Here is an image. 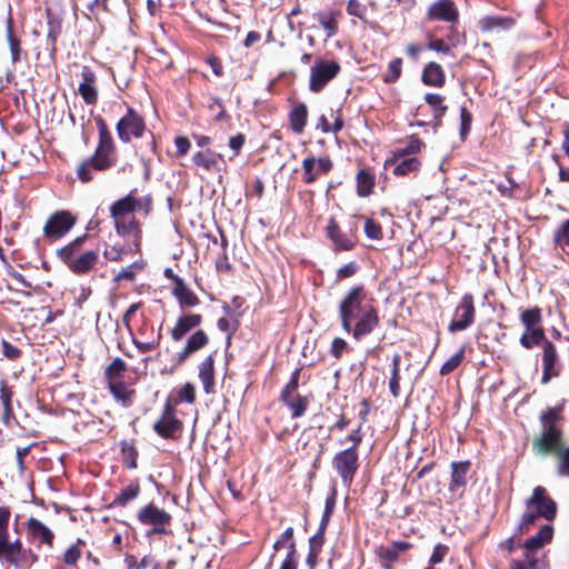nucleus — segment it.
<instances>
[{"label": "nucleus", "instance_id": "nucleus-1", "mask_svg": "<svg viewBox=\"0 0 569 569\" xmlns=\"http://www.w3.org/2000/svg\"><path fill=\"white\" fill-rule=\"evenodd\" d=\"M341 327L359 341L373 332L380 318L377 308L367 302L363 286L352 287L342 298L338 308Z\"/></svg>", "mask_w": 569, "mask_h": 569}, {"label": "nucleus", "instance_id": "nucleus-2", "mask_svg": "<svg viewBox=\"0 0 569 569\" xmlns=\"http://www.w3.org/2000/svg\"><path fill=\"white\" fill-rule=\"evenodd\" d=\"M560 408H548L540 415L541 431L532 440V452L539 457H556L563 449L562 430L558 426Z\"/></svg>", "mask_w": 569, "mask_h": 569}, {"label": "nucleus", "instance_id": "nucleus-3", "mask_svg": "<svg viewBox=\"0 0 569 569\" xmlns=\"http://www.w3.org/2000/svg\"><path fill=\"white\" fill-rule=\"evenodd\" d=\"M526 508L527 510L517 526V533L528 532L539 518L552 521L558 511L557 502L542 486L533 488L531 496L526 500Z\"/></svg>", "mask_w": 569, "mask_h": 569}, {"label": "nucleus", "instance_id": "nucleus-4", "mask_svg": "<svg viewBox=\"0 0 569 569\" xmlns=\"http://www.w3.org/2000/svg\"><path fill=\"white\" fill-rule=\"evenodd\" d=\"M362 425L360 423L357 429L352 430L346 439L339 440L340 445L348 441L351 446L337 452L332 459V467L340 476L345 486H350L359 468V453L358 448L362 442Z\"/></svg>", "mask_w": 569, "mask_h": 569}, {"label": "nucleus", "instance_id": "nucleus-5", "mask_svg": "<svg viewBox=\"0 0 569 569\" xmlns=\"http://www.w3.org/2000/svg\"><path fill=\"white\" fill-rule=\"evenodd\" d=\"M340 72V64L335 60L318 59L311 67L309 89L318 93L337 77Z\"/></svg>", "mask_w": 569, "mask_h": 569}, {"label": "nucleus", "instance_id": "nucleus-6", "mask_svg": "<svg viewBox=\"0 0 569 569\" xmlns=\"http://www.w3.org/2000/svg\"><path fill=\"white\" fill-rule=\"evenodd\" d=\"M120 141L128 143L132 138H141L146 131L143 118L131 107H128L123 116L116 126Z\"/></svg>", "mask_w": 569, "mask_h": 569}, {"label": "nucleus", "instance_id": "nucleus-7", "mask_svg": "<svg viewBox=\"0 0 569 569\" xmlns=\"http://www.w3.org/2000/svg\"><path fill=\"white\" fill-rule=\"evenodd\" d=\"M475 318L473 297L466 293L455 310L453 318L448 327L449 332L455 333L468 329L475 322Z\"/></svg>", "mask_w": 569, "mask_h": 569}, {"label": "nucleus", "instance_id": "nucleus-8", "mask_svg": "<svg viewBox=\"0 0 569 569\" xmlns=\"http://www.w3.org/2000/svg\"><path fill=\"white\" fill-rule=\"evenodd\" d=\"M137 518L140 523L144 526H152L153 533H164L166 527L171 521L170 513L153 503H149L141 508Z\"/></svg>", "mask_w": 569, "mask_h": 569}, {"label": "nucleus", "instance_id": "nucleus-9", "mask_svg": "<svg viewBox=\"0 0 569 569\" xmlns=\"http://www.w3.org/2000/svg\"><path fill=\"white\" fill-rule=\"evenodd\" d=\"M114 162L113 156L96 150L90 158L78 167L77 176L82 182H89L93 179L94 171H104L111 168Z\"/></svg>", "mask_w": 569, "mask_h": 569}, {"label": "nucleus", "instance_id": "nucleus-10", "mask_svg": "<svg viewBox=\"0 0 569 569\" xmlns=\"http://www.w3.org/2000/svg\"><path fill=\"white\" fill-rule=\"evenodd\" d=\"M182 428V423L176 417L174 408L168 400L164 405L161 418L154 423V431L162 438H173L176 432Z\"/></svg>", "mask_w": 569, "mask_h": 569}, {"label": "nucleus", "instance_id": "nucleus-11", "mask_svg": "<svg viewBox=\"0 0 569 569\" xmlns=\"http://www.w3.org/2000/svg\"><path fill=\"white\" fill-rule=\"evenodd\" d=\"M427 19L452 24L459 19V11L452 0H438L429 6Z\"/></svg>", "mask_w": 569, "mask_h": 569}, {"label": "nucleus", "instance_id": "nucleus-12", "mask_svg": "<svg viewBox=\"0 0 569 569\" xmlns=\"http://www.w3.org/2000/svg\"><path fill=\"white\" fill-rule=\"evenodd\" d=\"M74 224L73 217L68 211H57L47 221L43 232L48 238L64 236Z\"/></svg>", "mask_w": 569, "mask_h": 569}, {"label": "nucleus", "instance_id": "nucleus-13", "mask_svg": "<svg viewBox=\"0 0 569 569\" xmlns=\"http://www.w3.org/2000/svg\"><path fill=\"white\" fill-rule=\"evenodd\" d=\"M333 164L330 158L307 157L302 161V181L307 184L313 183L319 174H326L332 169Z\"/></svg>", "mask_w": 569, "mask_h": 569}, {"label": "nucleus", "instance_id": "nucleus-14", "mask_svg": "<svg viewBox=\"0 0 569 569\" xmlns=\"http://www.w3.org/2000/svg\"><path fill=\"white\" fill-rule=\"evenodd\" d=\"M560 369L561 367L556 346L550 341L545 342V346L542 347L541 382L546 385L551 380V378L558 377L560 375Z\"/></svg>", "mask_w": 569, "mask_h": 569}, {"label": "nucleus", "instance_id": "nucleus-15", "mask_svg": "<svg viewBox=\"0 0 569 569\" xmlns=\"http://www.w3.org/2000/svg\"><path fill=\"white\" fill-rule=\"evenodd\" d=\"M0 560L12 565L17 569L29 567L38 560L31 550H16L4 547V539L0 542Z\"/></svg>", "mask_w": 569, "mask_h": 569}, {"label": "nucleus", "instance_id": "nucleus-16", "mask_svg": "<svg viewBox=\"0 0 569 569\" xmlns=\"http://www.w3.org/2000/svg\"><path fill=\"white\" fill-rule=\"evenodd\" d=\"M141 207V201L133 196L131 191L126 197L117 200L110 207V216L113 221H119L129 218V216L136 212Z\"/></svg>", "mask_w": 569, "mask_h": 569}, {"label": "nucleus", "instance_id": "nucleus-17", "mask_svg": "<svg viewBox=\"0 0 569 569\" xmlns=\"http://www.w3.org/2000/svg\"><path fill=\"white\" fill-rule=\"evenodd\" d=\"M82 81L79 84V93L87 104H96L98 100L97 77L92 69L84 66L81 70Z\"/></svg>", "mask_w": 569, "mask_h": 569}, {"label": "nucleus", "instance_id": "nucleus-18", "mask_svg": "<svg viewBox=\"0 0 569 569\" xmlns=\"http://www.w3.org/2000/svg\"><path fill=\"white\" fill-rule=\"evenodd\" d=\"M69 266L68 268L76 274H84L88 273L93 267L97 264L99 260V251L98 250H88L83 251L81 254L77 257H68Z\"/></svg>", "mask_w": 569, "mask_h": 569}, {"label": "nucleus", "instance_id": "nucleus-19", "mask_svg": "<svg viewBox=\"0 0 569 569\" xmlns=\"http://www.w3.org/2000/svg\"><path fill=\"white\" fill-rule=\"evenodd\" d=\"M326 233L327 237L332 241L335 251H348L351 250L356 244L353 238L342 232L333 218L328 221Z\"/></svg>", "mask_w": 569, "mask_h": 569}, {"label": "nucleus", "instance_id": "nucleus-20", "mask_svg": "<svg viewBox=\"0 0 569 569\" xmlns=\"http://www.w3.org/2000/svg\"><path fill=\"white\" fill-rule=\"evenodd\" d=\"M208 342L209 338L203 330L196 331L189 337L184 348L177 353L176 363H183L192 353L206 347Z\"/></svg>", "mask_w": 569, "mask_h": 569}, {"label": "nucleus", "instance_id": "nucleus-21", "mask_svg": "<svg viewBox=\"0 0 569 569\" xmlns=\"http://www.w3.org/2000/svg\"><path fill=\"white\" fill-rule=\"evenodd\" d=\"M553 537V527L549 523L543 525L539 531L527 539L522 547L525 548V553L529 556H536V552L540 550L546 543L550 542Z\"/></svg>", "mask_w": 569, "mask_h": 569}, {"label": "nucleus", "instance_id": "nucleus-22", "mask_svg": "<svg viewBox=\"0 0 569 569\" xmlns=\"http://www.w3.org/2000/svg\"><path fill=\"white\" fill-rule=\"evenodd\" d=\"M192 162L206 171L220 172L222 170L220 164L223 162V158L220 153L206 149L196 152L192 156Z\"/></svg>", "mask_w": 569, "mask_h": 569}, {"label": "nucleus", "instance_id": "nucleus-23", "mask_svg": "<svg viewBox=\"0 0 569 569\" xmlns=\"http://www.w3.org/2000/svg\"><path fill=\"white\" fill-rule=\"evenodd\" d=\"M516 24V19L511 16H485L479 20V28L483 32L507 31Z\"/></svg>", "mask_w": 569, "mask_h": 569}, {"label": "nucleus", "instance_id": "nucleus-24", "mask_svg": "<svg viewBox=\"0 0 569 569\" xmlns=\"http://www.w3.org/2000/svg\"><path fill=\"white\" fill-rule=\"evenodd\" d=\"M202 321L201 315L188 313L178 318L170 335L174 341H180L189 331L197 328Z\"/></svg>", "mask_w": 569, "mask_h": 569}, {"label": "nucleus", "instance_id": "nucleus-25", "mask_svg": "<svg viewBox=\"0 0 569 569\" xmlns=\"http://www.w3.org/2000/svg\"><path fill=\"white\" fill-rule=\"evenodd\" d=\"M387 167H393L396 176H407L411 172L419 170L420 161L416 157L400 158L395 154V158L386 162Z\"/></svg>", "mask_w": 569, "mask_h": 569}, {"label": "nucleus", "instance_id": "nucleus-26", "mask_svg": "<svg viewBox=\"0 0 569 569\" xmlns=\"http://www.w3.org/2000/svg\"><path fill=\"white\" fill-rule=\"evenodd\" d=\"M199 379L202 382L206 393L213 392L214 389V359L213 356H208L199 365Z\"/></svg>", "mask_w": 569, "mask_h": 569}, {"label": "nucleus", "instance_id": "nucleus-27", "mask_svg": "<svg viewBox=\"0 0 569 569\" xmlns=\"http://www.w3.org/2000/svg\"><path fill=\"white\" fill-rule=\"evenodd\" d=\"M470 469L469 461H455L451 463L450 491H456L467 485V473Z\"/></svg>", "mask_w": 569, "mask_h": 569}, {"label": "nucleus", "instance_id": "nucleus-28", "mask_svg": "<svg viewBox=\"0 0 569 569\" xmlns=\"http://www.w3.org/2000/svg\"><path fill=\"white\" fill-rule=\"evenodd\" d=\"M114 228L119 236L132 238L136 246H139L141 230L139 222L132 217L114 221Z\"/></svg>", "mask_w": 569, "mask_h": 569}, {"label": "nucleus", "instance_id": "nucleus-29", "mask_svg": "<svg viewBox=\"0 0 569 569\" xmlns=\"http://www.w3.org/2000/svg\"><path fill=\"white\" fill-rule=\"evenodd\" d=\"M315 19L325 29L327 38H332L338 32V11H319L313 14Z\"/></svg>", "mask_w": 569, "mask_h": 569}, {"label": "nucleus", "instance_id": "nucleus-30", "mask_svg": "<svg viewBox=\"0 0 569 569\" xmlns=\"http://www.w3.org/2000/svg\"><path fill=\"white\" fill-rule=\"evenodd\" d=\"M172 295L177 298L181 307H196L200 302L197 295L184 281H178L177 286L172 289Z\"/></svg>", "mask_w": 569, "mask_h": 569}, {"label": "nucleus", "instance_id": "nucleus-31", "mask_svg": "<svg viewBox=\"0 0 569 569\" xmlns=\"http://www.w3.org/2000/svg\"><path fill=\"white\" fill-rule=\"evenodd\" d=\"M281 401L291 412V418L297 419L302 417L308 408V398L300 396L298 392L281 398Z\"/></svg>", "mask_w": 569, "mask_h": 569}, {"label": "nucleus", "instance_id": "nucleus-32", "mask_svg": "<svg viewBox=\"0 0 569 569\" xmlns=\"http://www.w3.org/2000/svg\"><path fill=\"white\" fill-rule=\"evenodd\" d=\"M445 72L440 64L436 62L428 63L422 72V81L427 86L442 87L445 84Z\"/></svg>", "mask_w": 569, "mask_h": 569}, {"label": "nucleus", "instance_id": "nucleus-33", "mask_svg": "<svg viewBox=\"0 0 569 569\" xmlns=\"http://www.w3.org/2000/svg\"><path fill=\"white\" fill-rule=\"evenodd\" d=\"M28 529L33 538L40 542L51 546L53 540L52 531L43 525L40 520L31 518L28 521Z\"/></svg>", "mask_w": 569, "mask_h": 569}, {"label": "nucleus", "instance_id": "nucleus-34", "mask_svg": "<svg viewBox=\"0 0 569 569\" xmlns=\"http://www.w3.org/2000/svg\"><path fill=\"white\" fill-rule=\"evenodd\" d=\"M308 110L305 103H299L292 108L289 114L291 129L296 133H301L306 127Z\"/></svg>", "mask_w": 569, "mask_h": 569}, {"label": "nucleus", "instance_id": "nucleus-35", "mask_svg": "<svg viewBox=\"0 0 569 569\" xmlns=\"http://www.w3.org/2000/svg\"><path fill=\"white\" fill-rule=\"evenodd\" d=\"M548 341L549 340L546 339L545 330L542 328L531 330L526 329L523 335L519 339L520 345L526 349H531L540 345H542L543 347L545 342Z\"/></svg>", "mask_w": 569, "mask_h": 569}, {"label": "nucleus", "instance_id": "nucleus-36", "mask_svg": "<svg viewBox=\"0 0 569 569\" xmlns=\"http://www.w3.org/2000/svg\"><path fill=\"white\" fill-rule=\"evenodd\" d=\"M7 41L9 44L12 63L21 61L23 50L21 48L20 39L13 33V24L11 19H8L7 21Z\"/></svg>", "mask_w": 569, "mask_h": 569}, {"label": "nucleus", "instance_id": "nucleus-37", "mask_svg": "<svg viewBox=\"0 0 569 569\" xmlns=\"http://www.w3.org/2000/svg\"><path fill=\"white\" fill-rule=\"evenodd\" d=\"M109 390L114 399L123 406H130L133 390L129 389L122 381H110Z\"/></svg>", "mask_w": 569, "mask_h": 569}, {"label": "nucleus", "instance_id": "nucleus-38", "mask_svg": "<svg viewBox=\"0 0 569 569\" xmlns=\"http://www.w3.org/2000/svg\"><path fill=\"white\" fill-rule=\"evenodd\" d=\"M140 493V486L138 482H132L126 488L121 489V491L114 497L111 506L112 507H124L130 501L136 499Z\"/></svg>", "mask_w": 569, "mask_h": 569}, {"label": "nucleus", "instance_id": "nucleus-39", "mask_svg": "<svg viewBox=\"0 0 569 569\" xmlns=\"http://www.w3.org/2000/svg\"><path fill=\"white\" fill-rule=\"evenodd\" d=\"M400 362L401 356L399 353H395L391 361V377L389 380V389L395 398L400 396Z\"/></svg>", "mask_w": 569, "mask_h": 569}, {"label": "nucleus", "instance_id": "nucleus-40", "mask_svg": "<svg viewBox=\"0 0 569 569\" xmlns=\"http://www.w3.org/2000/svg\"><path fill=\"white\" fill-rule=\"evenodd\" d=\"M520 321L527 330L540 329L538 325L541 322V310L538 307L523 310Z\"/></svg>", "mask_w": 569, "mask_h": 569}, {"label": "nucleus", "instance_id": "nucleus-41", "mask_svg": "<svg viewBox=\"0 0 569 569\" xmlns=\"http://www.w3.org/2000/svg\"><path fill=\"white\" fill-rule=\"evenodd\" d=\"M84 237H79L72 242H70L68 246L58 250L59 258L66 263L67 267L69 266V260L67 259V256L77 257L83 252L81 251V244L84 242Z\"/></svg>", "mask_w": 569, "mask_h": 569}, {"label": "nucleus", "instance_id": "nucleus-42", "mask_svg": "<svg viewBox=\"0 0 569 569\" xmlns=\"http://www.w3.org/2000/svg\"><path fill=\"white\" fill-rule=\"evenodd\" d=\"M121 459L122 462L129 468H137L138 452L134 446L128 441H121Z\"/></svg>", "mask_w": 569, "mask_h": 569}, {"label": "nucleus", "instance_id": "nucleus-43", "mask_svg": "<svg viewBox=\"0 0 569 569\" xmlns=\"http://www.w3.org/2000/svg\"><path fill=\"white\" fill-rule=\"evenodd\" d=\"M375 184L373 177L365 171L360 170L357 174V188H358V194L361 197H366L370 194L371 189Z\"/></svg>", "mask_w": 569, "mask_h": 569}, {"label": "nucleus", "instance_id": "nucleus-44", "mask_svg": "<svg viewBox=\"0 0 569 569\" xmlns=\"http://www.w3.org/2000/svg\"><path fill=\"white\" fill-rule=\"evenodd\" d=\"M127 369V363L121 358H116L106 368L104 376L108 381H118L117 379L122 376V373Z\"/></svg>", "mask_w": 569, "mask_h": 569}, {"label": "nucleus", "instance_id": "nucleus-45", "mask_svg": "<svg viewBox=\"0 0 569 569\" xmlns=\"http://www.w3.org/2000/svg\"><path fill=\"white\" fill-rule=\"evenodd\" d=\"M425 101L432 108L435 118H441L445 114L447 106L443 104L442 96L438 93H427Z\"/></svg>", "mask_w": 569, "mask_h": 569}, {"label": "nucleus", "instance_id": "nucleus-46", "mask_svg": "<svg viewBox=\"0 0 569 569\" xmlns=\"http://www.w3.org/2000/svg\"><path fill=\"white\" fill-rule=\"evenodd\" d=\"M465 358V347H461L456 353H453L441 367L440 373L447 376L457 369Z\"/></svg>", "mask_w": 569, "mask_h": 569}, {"label": "nucleus", "instance_id": "nucleus-47", "mask_svg": "<svg viewBox=\"0 0 569 569\" xmlns=\"http://www.w3.org/2000/svg\"><path fill=\"white\" fill-rule=\"evenodd\" d=\"M556 469L558 476L569 478V446H565L556 457Z\"/></svg>", "mask_w": 569, "mask_h": 569}, {"label": "nucleus", "instance_id": "nucleus-48", "mask_svg": "<svg viewBox=\"0 0 569 569\" xmlns=\"http://www.w3.org/2000/svg\"><path fill=\"white\" fill-rule=\"evenodd\" d=\"M378 555L381 561V566L385 569H392L393 563L398 560L399 557V555L391 548V546L381 547Z\"/></svg>", "mask_w": 569, "mask_h": 569}, {"label": "nucleus", "instance_id": "nucleus-49", "mask_svg": "<svg viewBox=\"0 0 569 569\" xmlns=\"http://www.w3.org/2000/svg\"><path fill=\"white\" fill-rule=\"evenodd\" d=\"M402 60L396 58L389 62L388 72L383 76V81L391 83L398 80L401 74Z\"/></svg>", "mask_w": 569, "mask_h": 569}, {"label": "nucleus", "instance_id": "nucleus-50", "mask_svg": "<svg viewBox=\"0 0 569 569\" xmlns=\"http://www.w3.org/2000/svg\"><path fill=\"white\" fill-rule=\"evenodd\" d=\"M365 233L372 240H380L383 236L380 223L370 218H366L365 220Z\"/></svg>", "mask_w": 569, "mask_h": 569}, {"label": "nucleus", "instance_id": "nucleus-51", "mask_svg": "<svg viewBox=\"0 0 569 569\" xmlns=\"http://www.w3.org/2000/svg\"><path fill=\"white\" fill-rule=\"evenodd\" d=\"M126 562L128 565V569H146L151 566L157 568V565L154 563V560L151 556H144L140 562L136 560V558L131 555H128L126 557Z\"/></svg>", "mask_w": 569, "mask_h": 569}, {"label": "nucleus", "instance_id": "nucleus-52", "mask_svg": "<svg viewBox=\"0 0 569 569\" xmlns=\"http://www.w3.org/2000/svg\"><path fill=\"white\" fill-rule=\"evenodd\" d=\"M13 391L8 385L6 379L0 380V401L2 408H13L12 406Z\"/></svg>", "mask_w": 569, "mask_h": 569}, {"label": "nucleus", "instance_id": "nucleus-53", "mask_svg": "<svg viewBox=\"0 0 569 569\" xmlns=\"http://www.w3.org/2000/svg\"><path fill=\"white\" fill-rule=\"evenodd\" d=\"M196 400V390L192 383H186L177 391L178 402L192 403Z\"/></svg>", "mask_w": 569, "mask_h": 569}, {"label": "nucleus", "instance_id": "nucleus-54", "mask_svg": "<svg viewBox=\"0 0 569 569\" xmlns=\"http://www.w3.org/2000/svg\"><path fill=\"white\" fill-rule=\"evenodd\" d=\"M96 150L99 152L108 153L110 156L114 154L116 146L111 133L99 136V143Z\"/></svg>", "mask_w": 569, "mask_h": 569}, {"label": "nucleus", "instance_id": "nucleus-55", "mask_svg": "<svg viewBox=\"0 0 569 569\" xmlns=\"http://www.w3.org/2000/svg\"><path fill=\"white\" fill-rule=\"evenodd\" d=\"M421 144L422 143L418 138L412 137L405 148L398 149L396 156H399L400 158H409L408 156L416 154L420 151Z\"/></svg>", "mask_w": 569, "mask_h": 569}, {"label": "nucleus", "instance_id": "nucleus-56", "mask_svg": "<svg viewBox=\"0 0 569 569\" xmlns=\"http://www.w3.org/2000/svg\"><path fill=\"white\" fill-rule=\"evenodd\" d=\"M555 242L560 246H569V219L563 221L555 232Z\"/></svg>", "mask_w": 569, "mask_h": 569}, {"label": "nucleus", "instance_id": "nucleus-57", "mask_svg": "<svg viewBox=\"0 0 569 569\" xmlns=\"http://www.w3.org/2000/svg\"><path fill=\"white\" fill-rule=\"evenodd\" d=\"M299 378H300V369H296L292 372L289 382L282 389L280 399L283 397L297 393L298 386H299Z\"/></svg>", "mask_w": 569, "mask_h": 569}, {"label": "nucleus", "instance_id": "nucleus-58", "mask_svg": "<svg viewBox=\"0 0 569 569\" xmlns=\"http://www.w3.org/2000/svg\"><path fill=\"white\" fill-rule=\"evenodd\" d=\"M1 346H2L3 357L10 361L18 360L22 355V352L19 348H17L16 346H13L12 343H10L9 341H7L4 339L2 340Z\"/></svg>", "mask_w": 569, "mask_h": 569}, {"label": "nucleus", "instance_id": "nucleus-59", "mask_svg": "<svg viewBox=\"0 0 569 569\" xmlns=\"http://www.w3.org/2000/svg\"><path fill=\"white\" fill-rule=\"evenodd\" d=\"M538 559L536 556L525 553V560H515L511 563V569H537Z\"/></svg>", "mask_w": 569, "mask_h": 569}, {"label": "nucleus", "instance_id": "nucleus-60", "mask_svg": "<svg viewBox=\"0 0 569 569\" xmlns=\"http://www.w3.org/2000/svg\"><path fill=\"white\" fill-rule=\"evenodd\" d=\"M471 121H472V116L471 113L467 110L466 107H461L460 108V136L462 138H465L469 131H470V127H471Z\"/></svg>", "mask_w": 569, "mask_h": 569}, {"label": "nucleus", "instance_id": "nucleus-61", "mask_svg": "<svg viewBox=\"0 0 569 569\" xmlns=\"http://www.w3.org/2000/svg\"><path fill=\"white\" fill-rule=\"evenodd\" d=\"M366 10H367L366 7L362 3H360L358 0H349V2L347 4L348 14L357 17L361 20L365 19Z\"/></svg>", "mask_w": 569, "mask_h": 569}, {"label": "nucleus", "instance_id": "nucleus-62", "mask_svg": "<svg viewBox=\"0 0 569 569\" xmlns=\"http://www.w3.org/2000/svg\"><path fill=\"white\" fill-rule=\"evenodd\" d=\"M80 557H81V551H80L79 547L76 545H72L66 550V552L63 555V561L67 565L74 566L78 562V560L80 559Z\"/></svg>", "mask_w": 569, "mask_h": 569}, {"label": "nucleus", "instance_id": "nucleus-63", "mask_svg": "<svg viewBox=\"0 0 569 569\" xmlns=\"http://www.w3.org/2000/svg\"><path fill=\"white\" fill-rule=\"evenodd\" d=\"M293 538V528L288 527L280 536L278 540L273 543V550L274 552L280 550L281 548L286 547L289 541H292Z\"/></svg>", "mask_w": 569, "mask_h": 569}, {"label": "nucleus", "instance_id": "nucleus-64", "mask_svg": "<svg viewBox=\"0 0 569 569\" xmlns=\"http://www.w3.org/2000/svg\"><path fill=\"white\" fill-rule=\"evenodd\" d=\"M325 532L326 531H320V529H318V531L312 537H310L309 549H311V553L320 552L325 542Z\"/></svg>", "mask_w": 569, "mask_h": 569}]
</instances>
